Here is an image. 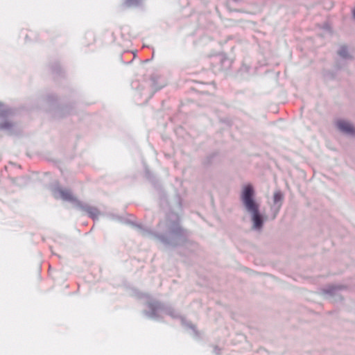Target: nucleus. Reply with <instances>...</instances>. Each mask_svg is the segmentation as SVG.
<instances>
[{"label": "nucleus", "mask_w": 355, "mask_h": 355, "mask_svg": "<svg viewBox=\"0 0 355 355\" xmlns=\"http://www.w3.org/2000/svg\"><path fill=\"white\" fill-rule=\"evenodd\" d=\"M148 307L150 309V311H146L145 314L150 318L155 319L160 313H162L171 315L172 318H177L178 316V313L174 310H164L162 306L158 302L155 301L148 302Z\"/></svg>", "instance_id": "obj_3"}, {"label": "nucleus", "mask_w": 355, "mask_h": 355, "mask_svg": "<svg viewBox=\"0 0 355 355\" xmlns=\"http://www.w3.org/2000/svg\"><path fill=\"white\" fill-rule=\"evenodd\" d=\"M52 193L55 198H61L64 201H69L74 203L76 207V201H79L73 196L71 191L69 189H65L60 187H55L52 189Z\"/></svg>", "instance_id": "obj_5"}, {"label": "nucleus", "mask_w": 355, "mask_h": 355, "mask_svg": "<svg viewBox=\"0 0 355 355\" xmlns=\"http://www.w3.org/2000/svg\"><path fill=\"white\" fill-rule=\"evenodd\" d=\"M190 327H191V329H194V327H193V326H192V325H190Z\"/></svg>", "instance_id": "obj_13"}, {"label": "nucleus", "mask_w": 355, "mask_h": 355, "mask_svg": "<svg viewBox=\"0 0 355 355\" xmlns=\"http://www.w3.org/2000/svg\"><path fill=\"white\" fill-rule=\"evenodd\" d=\"M11 127V124L8 122H5L0 125L1 129H9Z\"/></svg>", "instance_id": "obj_11"}, {"label": "nucleus", "mask_w": 355, "mask_h": 355, "mask_svg": "<svg viewBox=\"0 0 355 355\" xmlns=\"http://www.w3.org/2000/svg\"><path fill=\"white\" fill-rule=\"evenodd\" d=\"M338 54L341 58L344 60H351L353 58L346 46H341L338 51Z\"/></svg>", "instance_id": "obj_9"}, {"label": "nucleus", "mask_w": 355, "mask_h": 355, "mask_svg": "<svg viewBox=\"0 0 355 355\" xmlns=\"http://www.w3.org/2000/svg\"><path fill=\"white\" fill-rule=\"evenodd\" d=\"M254 196V191L251 184H248L243 188L241 200L246 211L251 216L252 230L261 232L264 220L263 216L259 212V205L256 202Z\"/></svg>", "instance_id": "obj_2"}, {"label": "nucleus", "mask_w": 355, "mask_h": 355, "mask_svg": "<svg viewBox=\"0 0 355 355\" xmlns=\"http://www.w3.org/2000/svg\"><path fill=\"white\" fill-rule=\"evenodd\" d=\"M1 106H2V103H0V107H1Z\"/></svg>", "instance_id": "obj_14"}, {"label": "nucleus", "mask_w": 355, "mask_h": 355, "mask_svg": "<svg viewBox=\"0 0 355 355\" xmlns=\"http://www.w3.org/2000/svg\"><path fill=\"white\" fill-rule=\"evenodd\" d=\"M76 208L86 212L93 219L96 218L99 215V211L96 207L80 201H76Z\"/></svg>", "instance_id": "obj_8"}, {"label": "nucleus", "mask_w": 355, "mask_h": 355, "mask_svg": "<svg viewBox=\"0 0 355 355\" xmlns=\"http://www.w3.org/2000/svg\"><path fill=\"white\" fill-rule=\"evenodd\" d=\"M284 200V195L279 189H277L274 191L272 196V205L271 206V210L273 212V218H276L279 214Z\"/></svg>", "instance_id": "obj_6"}, {"label": "nucleus", "mask_w": 355, "mask_h": 355, "mask_svg": "<svg viewBox=\"0 0 355 355\" xmlns=\"http://www.w3.org/2000/svg\"><path fill=\"white\" fill-rule=\"evenodd\" d=\"M163 225L166 227V232L164 234L154 233L150 230L142 227L141 225H137L136 227L143 236L150 239H157L166 245L177 246L186 242L187 238V231L181 227L176 216L173 221L167 220L164 223L159 224V227Z\"/></svg>", "instance_id": "obj_1"}, {"label": "nucleus", "mask_w": 355, "mask_h": 355, "mask_svg": "<svg viewBox=\"0 0 355 355\" xmlns=\"http://www.w3.org/2000/svg\"><path fill=\"white\" fill-rule=\"evenodd\" d=\"M336 125L343 134L351 137H355V126L349 121L338 119L336 123Z\"/></svg>", "instance_id": "obj_7"}, {"label": "nucleus", "mask_w": 355, "mask_h": 355, "mask_svg": "<svg viewBox=\"0 0 355 355\" xmlns=\"http://www.w3.org/2000/svg\"><path fill=\"white\" fill-rule=\"evenodd\" d=\"M142 0H124V5L127 7L137 6Z\"/></svg>", "instance_id": "obj_10"}, {"label": "nucleus", "mask_w": 355, "mask_h": 355, "mask_svg": "<svg viewBox=\"0 0 355 355\" xmlns=\"http://www.w3.org/2000/svg\"><path fill=\"white\" fill-rule=\"evenodd\" d=\"M345 288L343 286L330 285L322 290V295L333 302L342 300L341 291Z\"/></svg>", "instance_id": "obj_4"}, {"label": "nucleus", "mask_w": 355, "mask_h": 355, "mask_svg": "<svg viewBox=\"0 0 355 355\" xmlns=\"http://www.w3.org/2000/svg\"><path fill=\"white\" fill-rule=\"evenodd\" d=\"M352 15H353L354 19H355V8L352 10Z\"/></svg>", "instance_id": "obj_12"}]
</instances>
